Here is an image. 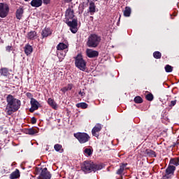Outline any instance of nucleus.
Instances as JSON below:
<instances>
[{
    "label": "nucleus",
    "instance_id": "obj_44",
    "mask_svg": "<svg viewBox=\"0 0 179 179\" xmlns=\"http://www.w3.org/2000/svg\"><path fill=\"white\" fill-rule=\"evenodd\" d=\"M27 97H31V94L30 92H28L27 94Z\"/></svg>",
    "mask_w": 179,
    "mask_h": 179
},
{
    "label": "nucleus",
    "instance_id": "obj_16",
    "mask_svg": "<svg viewBox=\"0 0 179 179\" xmlns=\"http://www.w3.org/2000/svg\"><path fill=\"white\" fill-rule=\"evenodd\" d=\"M48 103L49 104V106H50V107H52V108H54V110H57V108H58V105L57 104L55 101H54V99L51 98H49L48 99Z\"/></svg>",
    "mask_w": 179,
    "mask_h": 179
},
{
    "label": "nucleus",
    "instance_id": "obj_13",
    "mask_svg": "<svg viewBox=\"0 0 179 179\" xmlns=\"http://www.w3.org/2000/svg\"><path fill=\"white\" fill-rule=\"evenodd\" d=\"M87 55L89 58H96V57H99V52L91 49H87Z\"/></svg>",
    "mask_w": 179,
    "mask_h": 179
},
{
    "label": "nucleus",
    "instance_id": "obj_4",
    "mask_svg": "<svg viewBox=\"0 0 179 179\" xmlns=\"http://www.w3.org/2000/svg\"><path fill=\"white\" fill-rule=\"evenodd\" d=\"M75 65L80 71H86V61L83 59L82 55H78L76 57Z\"/></svg>",
    "mask_w": 179,
    "mask_h": 179
},
{
    "label": "nucleus",
    "instance_id": "obj_38",
    "mask_svg": "<svg viewBox=\"0 0 179 179\" xmlns=\"http://www.w3.org/2000/svg\"><path fill=\"white\" fill-rule=\"evenodd\" d=\"M0 173H1V174H5V173H6V170L5 169V166H1L0 168Z\"/></svg>",
    "mask_w": 179,
    "mask_h": 179
},
{
    "label": "nucleus",
    "instance_id": "obj_11",
    "mask_svg": "<svg viewBox=\"0 0 179 179\" xmlns=\"http://www.w3.org/2000/svg\"><path fill=\"white\" fill-rule=\"evenodd\" d=\"M101 131V124H97L92 130V134L93 136L98 138L99 132Z\"/></svg>",
    "mask_w": 179,
    "mask_h": 179
},
{
    "label": "nucleus",
    "instance_id": "obj_23",
    "mask_svg": "<svg viewBox=\"0 0 179 179\" xmlns=\"http://www.w3.org/2000/svg\"><path fill=\"white\" fill-rule=\"evenodd\" d=\"M169 166H179V158L171 159L169 162Z\"/></svg>",
    "mask_w": 179,
    "mask_h": 179
},
{
    "label": "nucleus",
    "instance_id": "obj_10",
    "mask_svg": "<svg viewBox=\"0 0 179 179\" xmlns=\"http://www.w3.org/2000/svg\"><path fill=\"white\" fill-rule=\"evenodd\" d=\"M31 108L29 109L30 113H34V111H36V110H38V107L40 106V103H38V101H37V100H36L34 98L31 99Z\"/></svg>",
    "mask_w": 179,
    "mask_h": 179
},
{
    "label": "nucleus",
    "instance_id": "obj_29",
    "mask_svg": "<svg viewBox=\"0 0 179 179\" xmlns=\"http://www.w3.org/2000/svg\"><path fill=\"white\" fill-rule=\"evenodd\" d=\"M145 153L150 157H156V152L152 150H146Z\"/></svg>",
    "mask_w": 179,
    "mask_h": 179
},
{
    "label": "nucleus",
    "instance_id": "obj_9",
    "mask_svg": "<svg viewBox=\"0 0 179 179\" xmlns=\"http://www.w3.org/2000/svg\"><path fill=\"white\" fill-rule=\"evenodd\" d=\"M38 179H51V173L48 172L47 168L42 169L41 174L38 177Z\"/></svg>",
    "mask_w": 179,
    "mask_h": 179
},
{
    "label": "nucleus",
    "instance_id": "obj_36",
    "mask_svg": "<svg viewBox=\"0 0 179 179\" xmlns=\"http://www.w3.org/2000/svg\"><path fill=\"white\" fill-rule=\"evenodd\" d=\"M134 101H135V103H137L139 104V103H142L143 100L141 96H136L134 98Z\"/></svg>",
    "mask_w": 179,
    "mask_h": 179
},
{
    "label": "nucleus",
    "instance_id": "obj_2",
    "mask_svg": "<svg viewBox=\"0 0 179 179\" xmlns=\"http://www.w3.org/2000/svg\"><path fill=\"white\" fill-rule=\"evenodd\" d=\"M103 168V164H95L92 161H85L81 166L84 173H92V171H97L98 170H101Z\"/></svg>",
    "mask_w": 179,
    "mask_h": 179
},
{
    "label": "nucleus",
    "instance_id": "obj_24",
    "mask_svg": "<svg viewBox=\"0 0 179 179\" xmlns=\"http://www.w3.org/2000/svg\"><path fill=\"white\" fill-rule=\"evenodd\" d=\"M0 73L2 76H8L9 75V70L6 68H1L0 69Z\"/></svg>",
    "mask_w": 179,
    "mask_h": 179
},
{
    "label": "nucleus",
    "instance_id": "obj_37",
    "mask_svg": "<svg viewBox=\"0 0 179 179\" xmlns=\"http://www.w3.org/2000/svg\"><path fill=\"white\" fill-rule=\"evenodd\" d=\"M145 97L148 101H152V100H153V94H147Z\"/></svg>",
    "mask_w": 179,
    "mask_h": 179
},
{
    "label": "nucleus",
    "instance_id": "obj_18",
    "mask_svg": "<svg viewBox=\"0 0 179 179\" xmlns=\"http://www.w3.org/2000/svg\"><path fill=\"white\" fill-rule=\"evenodd\" d=\"M52 33V32L51 31V29H50L48 28H45L42 31V36H43V37H48V36H51Z\"/></svg>",
    "mask_w": 179,
    "mask_h": 179
},
{
    "label": "nucleus",
    "instance_id": "obj_27",
    "mask_svg": "<svg viewBox=\"0 0 179 179\" xmlns=\"http://www.w3.org/2000/svg\"><path fill=\"white\" fill-rule=\"evenodd\" d=\"M131 8L125 7L124 10V16H125L126 17H129V16H131Z\"/></svg>",
    "mask_w": 179,
    "mask_h": 179
},
{
    "label": "nucleus",
    "instance_id": "obj_15",
    "mask_svg": "<svg viewBox=\"0 0 179 179\" xmlns=\"http://www.w3.org/2000/svg\"><path fill=\"white\" fill-rule=\"evenodd\" d=\"M24 10L23 8L20 7L16 10V17L18 20H20L23 17Z\"/></svg>",
    "mask_w": 179,
    "mask_h": 179
},
{
    "label": "nucleus",
    "instance_id": "obj_25",
    "mask_svg": "<svg viewBox=\"0 0 179 179\" xmlns=\"http://www.w3.org/2000/svg\"><path fill=\"white\" fill-rule=\"evenodd\" d=\"M27 134L28 135H34L36 134H38V129L31 128L27 130Z\"/></svg>",
    "mask_w": 179,
    "mask_h": 179
},
{
    "label": "nucleus",
    "instance_id": "obj_41",
    "mask_svg": "<svg viewBox=\"0 0 179 179\" xmlns=\"http://www.w3.org/2000/svg\"><path fill=\"white\" fill-rule=\"evenodd\" d=\"M78 94L81 96V97H85V92H82V91H80L78 92Z\"/></svg>",
    "mask_w": 179,
    "mask_h": 179
},
{
    "label": "nucleus",
    "instance_id": "obj_40",
    "mask_svg": "<svg viewBox=\"0 0 179 179\" xmlns=\"http://www.w3.org/2000/svg\"><path fill=\"white\" fill-rule=\"evenodd\" d=\"M6 51L8 52H10L12 51V45H8L6 47Z\"/></svg>",
    "mask_w": 179,
    "mask_h": 179
},
{
    "label": "nucleus",
    "instance_id": "obj_22",
    "mask_svg": "<svg viewBox=\"0 0 179 179\" xmlns=\"http://www.w3.org/2000/svg\"><path fill=\"white\" fill-rule=\"evenodd\" d=\"M73 87V85L69 84L67 86L62 88L61 92H62L63 93H65L66 92H68L69 90H72Z\"/></svg>",
    "mask_w": 179,
    "mask_h": 179
},
{
    "label": "nucleus",
    "instance_id": "obj_7",
    "mask_svg": "<svg viewBox=\"0 0 179 179\" xmlns=\"http://www.w3.org/2000/svg\"><path fill=\"white\" fill-rule=\"evenodd\" d=\"M174 171H176V166L173 165H169L166 169V174L164 176V179L171 178L174 176Z\"/></svg>",
    "mask_w": 179,
    "mask_h": 179
},
{
    "label": "nucleus",
    "instance_id": "obj_35",
    "mask_svg": "<svg viewBox=\"0 0 179 179\" xmlns=\"http://www.w3.org/2000/svg\"><path fill=\"white\" fill-rule=\"evenodd\" d=\"M165 71L167 73H170V72H173V66L167 64L166 66H165Z\"/></svg>",
    "mask_w": 179,
    "mask_h": 179
},
{
    "label": "nucleus",
    "instance_id": "obj_30",
    "mask_svg": "<svg viewBox=\"0 0 179 179\" xmlns=\"http://www.w3.org/2000/svg\"><path fill=\"white\" fill-rule=\"evenodd\" d=\"M84 155L85 156H92L93 155V150L92 148H85L84 150Z\"/></svg>",
    "mask_w": 179,
    "mask_h": 179
},
{
    "label": "nucleus",
    "instance_id": "obj_6",
    "mask_svg": "<svg viewBox=\"0 0 179 179\" xmlns=\"http://www.w3.org/2000/svg\"><path fill=\"white\" fill-rule=\"evenodd\" d=\"M9 13V6L6 3H0V17H6Z\"/></svg>",
    "mask_w": 179,
    "mask_h": 179
},
{
    "label": "nucleus",
    "instance_id": "obj_46",
    "mask_svg": "<svg viewBox=\"0 0 179 179\" xmlns=\"http://www.w3.org/2000/svg\"><path fill=\"white\" fill-rule=\"evenodd\" d=\"M26 2H29V1H30V0H24Z\"/></svg>",
    "mask_w": 179,
    "mask_h": 179
},
{
    "label": "nucleus",
    "instance_id": "obj_8",
    "mask_svg": "<svg viewBox=\"0 0 179 179\" xmlns=\"http://www.w3.org/2000/svg\"><path fill=\"white\" fill-rule=\"evenodd\" d=\"M67 24L70 27V30L74 34L78 31V20L76 19H73L71 21L68 20Z\"/></svg>",
    "mask_w": 179,
    "mask_h": 179
},
{
    "label": "nucleus",
    "instance_id": "obj_20",
    "mask_svg": "<svg viewBox=\"0 0 179 179\" xmlns=\"http://www.w3.org/2000/svg\"><path fill=\"white\" fill-rule=\"evenodd\" d=\"M20 177V173L18 169H16L15 171L13 172L10 175V179H16V178H19Z\"/></svg>",
    "mask_w": 179,
    "mask_h": 179
},
{
    "label": "nucleus",
    "instance_id": "obj_47",
    "mask_svg": "<svg viewBox=\"0 0 179 179\" xmlns=\"http://www.w3.org/2000/svg\"><path fill=\"white\" fill-rule=\"evenodd\" d=\"M94 1H97V0H94Z\"/></svg>",
    "mask_w": 179,
    "mask_h": 179
},
{
    "label": "nucleus",
    "instance_id": "obj_21",
    "mask_svg": "<svg viewBox=\"0 0 179 179\" xmlns=\"http://www.w3.org/2000/svg\"><path fill=\"white\" fill-rule=\"evenodd\" d=\"M127 167V164H122L120 165V169L117 171L116 174H118L119 176H121L122 173H124V170Z\"/></svg>",
    "mask_w": 179,
    "mask_h": 179
},
{
    "label": "nucleus",
    "instance_id": "obj_42",
    "mask_svg": "<svg viewBox=\"0 0 179 179\" xmlns=\"http://www.w3.org/2000/svg\"><path fill=\"white\" fill-rule=\"evenodd\" d=\"M31 122L32 124H36L37 122V120H36V117H32Z\"/></svg>",
    "mask_w": 179,
    "mask_h": 179
},
{
    "label": "nucleus",
    "instance_id": "obj_45",
    "mask_svg": "<svg viewBox=\"0 0 179 179\" xmlns=\"http://www.w3.org/2000/svg\"><path fill=\"white\" fill-rule=\"evenodd\" d=\"M65 2H71L72 0H64Z\"/></svg>",
    "mask_w": 179,
    "mask_h": 179
},
{
    "label": "nucleus",
    "instance_id": "obj_33",
    "mask_svg": "<svg viewBox=\"0 0 179 179\" xmlns=\"http://www.w3.org/2000/svg\"><path fill=\"white\" fill-rule=\"evenodd\" d=\"M65 55H66V52H57V57L58 58H59L60 61H62V59H64Z\"/></svg>",
    "mask_w": 179,
    "mask_h": 179
},
{
    "label": "nucleus",
    "instance_id": "obj_1",
    "mask_svg": "<svg viewBox=\"0 0 179 179\" xmlns=\"http://www.w3.org/2000/svg\"><path fill=\"white\" fill-rule=\"evenodd\" d=\"M7 106L6 108V111L8 115H12L13 113H16L20 108L22 106V102L20 100L14 98L13 96L9 94L6 97Z\"/></svg>",
    "mask_w": 179,
    "mask_h": 179
},
{
    "label": "nucleus",
    "instance_id": "obj_5",
    "mask_svg": "<svg viewBox=\"0 0 179 179\" xmlns=\"http://www.w3.org/2000/svg\"><path fill=\"white\" fill-rule=\"evenodd\" d=\"M74 136L80 143H86L90 141V136L87 133L78 132L74 134Z\"/></svg>",
    "mask_w": 179,
    "mask_h": 179
},
{
    "label": "nucleus",
    "instance_id": "obj_17",
    "mask_svg": "<svg viewBox=\"0 0 179 179\" xmlns=\"http://www.w3.org/2000/svg\"><path fill=\"white\" fill-rule=\"evenodd\" d=\"M24 50L26 55H30V54L33 52V47H31V45L29 44L26 45L24 48Z\"/></svg>",
    "mask_w": 179,
    "mask_h": 179
},
{
    "label": "nucleus",
    "instance_id": "obj_14",
    "mask_svg": "<svg viewBox=\"0 0 179 179\" xmlns=\"http://www.w3.org/2000/svg\"><path fill=\"white\" fill-rule=\"evenodd\" d=\"M43 5V0H32L31 1V6L33 8H40Z\"/></svg>",
    "mask_w": 179,
    "mask_h": 179
},
{
    "label": "nucleus",
    "instance_id": "obj_28",
    "mask_svg": "<svg viewBox=\"0 0 179 179\" xmlns=\"http://www.w3.org/2000/svg\"><path fill=\"white\" fill-rule=\"evenodd\" d=\"M54 148L56 152H59V153H62V152H64V148H62V145L60 144L55 145Z\"/></svg>",
    "mask_w": 179,
    "mask_h": 179
},
{
    "label": "nucleus",
    "instance_id": "obj_12",
    "mask_svg": "<svg viewBox=\"0 0 179 179\" xmlns=\"http://www.w3.org/2000/svg\"><path fill=\"white\" fill-rule=\"evenodd\" d=\"M75 17V15H73V9L69 8L66 11V20H72Z\"/></svg>",
    "mask_w": 179,
    "mask_h": 179
},
{
    "label": "nucleus",
    "instance_id": "obj_3",
    "mask_svg": "<svg viewBox=\"0 0 179 179\" xmlns=\"http://www.w3.org/2000/svg\"><path fill=\"white\" fill-rule=\"evenodd\" d=\"M101 41V38L99 35L92 34L88 37V41L87 42V45L92 48H96L100 42Z\"/></svg>",
    "mask_w": 179,
    "mask_h": 179
},
{
    "label": "nucleus",
    "instance_id": "obj_19",
    "mask_svg": "<svg viewBox=\"0 0 179 179\" xmlns=\"http://www.w3.org/2000/svg\"><path fill=\"white\" fill-rule=\"evenodd\" d=\"M68 45L64 43H59L57 46V51H63V50H66Z\"/></svg>",
    "mask_w": 179,
    "mask_h": 179
},
{
    "label": "nucleus",
    "instance_id": "obj_43",
    "mask_svg": "<svg viewBox=\"0 0 179 179\" xmlns=\"http://www.w3.org/2000/svg\"><path fill=\"white\" fill-rule=\"evenodd\" d=\"M43 3H45V5H48V3H50V1L51 0H43Z\"/></svg>",
    "mask_w": 179,
    "mask_h": 179
},
{
    "label": "nucleus",
    "instance_id": "obj_39",
    "mask_svg": "<svg viewBox=\"0 0 179 179\" xmlns=\"http://www.w3.org/2000/svg\"><path fill=\"white\" fill-rule=\"evenodd\" d=\"M177 103V100H173L171 101L169 107H174V105Z\"/></svg>",
    "mask_w": 179,
    "mask_h": 179
},
{
    "label": "nucleus",
    "instance_id": "obj_32",
    "mask_svg": "<svg viewBox=\"0 0 179 179\" xmlns=\"http://www.w3.org/2000/svg\"><path fill=\"white\" fill-rule=\"evenodd\" d=\"M87 106H88L87 103H86L85 102H82V103H79L76 104V107L78 108H83V109H85V108H87Z\"/></svg>",
    "mask_w": 179,
    "mask_h": 179
},
{
    "label": "nucleus",
    "instance_id": "obj_31",
    "mask_svg": "<svg viewBox=\"0 0 179 179\" xmlns=\"http://www.w3.org/2000/svg\"><path fill=\"white\" fill-rule=\"evenodd\" d=\"M36 36H37V33L35 31H32L28 33V38L30 40H33V38H36Z\"/></svg>",
    "mask_w": 179,
    "mask_h": 179
},
{
    "label": "nucleus",
    "instance_id": "obj_34",
    "mask_svg": "<svg viewBox=\"0 0 179 179\" xmlns=\"http://www.w3.org/2000/svg\"><path fill=\"white\" fill-rule=\"evenodd\" d=\"M153 57L156 59H160V58H162V53L159 51H156L153 53Z\"/></svg>",
    "mask_w": 179,
    "mask_h": 179
},
{
    "label": "nucleus",
    "instance_id": "obj_26",
    "mask_svg": "<svg viewBox=\"0 0 179 179\" xmlns=\"http://www.w3.org/2000/svg\"><path fill=\"white\" fill-rule=\"evenodd\" d=\"M89 10L91 15H92V13H94V12H96V5L94 4V3H90Z\"/></svg>",
    "mask_w": 179,
    "mask_h": 179
}]
</instances>
